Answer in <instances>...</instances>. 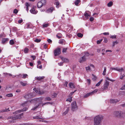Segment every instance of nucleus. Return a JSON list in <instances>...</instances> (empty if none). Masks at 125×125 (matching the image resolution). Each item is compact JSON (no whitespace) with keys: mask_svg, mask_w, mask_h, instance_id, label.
I'll return each instance as SVG.
<instances>
[{"mask_svg":"<svg viewBox=\"0 0 125 125\" xmlns=\"http://www.w3.org/2000/svg\"><path fill=\"white\" fill-rule=\"evenodd\" d=\"M34 91H35L36 93H38V94H42L44 93V91L42 90H39L38 89H36V88H34L33 89Z\"/></svg>","mask_w":125,"mask_h":125,"instance_id":"9d476101","label":"nucleus"},{"mask_svg":"<svg viewBox=\"0 0 125 125\" xmlns=\"http://www.w3.org/2000/svg\"><path fill=\"white\" fill-rule=\"evenodd\" d=\"M84 15L86 19H88V17L90 16V12L88 11L85 12L84 13Z\"/></svg>","mask_w":125,"mask_h":125,"instance_id":"2eb2a0df","label":"nucleus"},{"mask_svg":"<svg viewBox=\"0 0 125 125\" xmlns=\"http://www.w3.org/2000/svg\"><path fill=\"white\" fill-rule=\"evenodd\" d=\"M117 71L120 72L121 73H124V69L122 68H117Z\"/></svg>","mask_w":125,"mask_h":125,"instance_id":"412c9836","label":"nucleus"},{"mask_svg":"<svg viewBox=\"0 0 125 125\" xmlns=\"http://www.w3.org/2000/svg\"><path fill=\"white\" fill-rule=\"evenodd\" d=\"M103 41V39H101L100 40H98L97 41V44H99L100 43L102 42Z\"/></svg>","mask_w":125,"mask_h":125,"instance_id":"603ef678","label":"nucleus"},{"mask_svg":"<svg viewBox=\"0 0 125 125\" xmlns=\"http://www.w3.org/2000/svg\"><path fill=\"white\" fill-rule=\"evenodd\" d=\"M72 97H70L69 98L66 99V101H69V102H71L72 101Z\"/></svg>","mask_w":125,"mask_h":125,"instance_id":"4c0bfd02","label":"nucleus"},{"mask_svg":"<svg viewBox=\"0 0 125 125\" xmlns=\"http://www.w3.org/2000/svg\"><path fill=\"white\" fill-rule=\"evenodd\" d=\"M30 11L32 14H36L38 12V11L35 10V8L33 7L30 10Z\"/></svg>","mask_w":125,"mask_h":125,"instance_id":"ddd939ff","label":"nucleus"},{"mask_svg":"<svg viewBox=\"0 0 125 125\" xmlns=\"http://www.w3.org/2000/svg\"><path fill=\"white\" fill-rule=\"evenodd\" d=\"M46 0H41L39 1L37 3V6L38 8H41L42 6L45 5Z\"/></svg>","mask_w":125,"mask_h":125,"instance_id":"7ed1b4c3","label":"nucleus"},{"mask_svg":"<svg viewBox=\"0 0 125 125\" xmlns=\"http://www.w3.org/2000/svg\"><path fill=\"white\" fill-rule=\"evenodd\" d=\"M33 94V93H31L26 94L25 96V98L27 99L31 98L34 96Z\"/></svg>","mask_w":125,"mask_h":125,"instance_id":"6e6552de","label":"nucleus"},{"mask_svg":"<svg viewBox=\"0 0 125 125\" xmlns=\"http://www.w3.org/2000/svg\"><path fill=\"white\" fill-rule=\"evenodd\" d=\"M65 111L62 114L63 115H66L69 111V107H65Z\"/></svg>","mask_w":125,"mask_h":125,"instance_id":"aec40b11","label":"nucleus"},{"mask_svg":"<svg viewBox=\"0 0 125 125\" xmlns=\"http://www.w3.org/2000/svg\"><path fill=\"white\" fill-rule=\"evenodd\" d=\"M118 101L119 100L116 99H111L110 100V102L111 103H115L118 102Z\"/></svg>","mask_w":125,"mask_h":125,"instance_id":"b1692460","label":"nucleus"},{"mask_svg":"<svg viewBox=\"0 0 125 125\" xmlns=\"http://www.w3.org/2000/svg\"><path fill=\"white\" fill-rule=\"evenodd\" d=\"M23 21L22 19H20L18 21V22L19 23H21Z\"/></svg>","mask_w":125,"mask_h":125,"instance_id":"338daca9","label":"nucleus"},{"mask_svg":"<svg viewBox=\"0 0 125 125\" xmlns=\"http://www.w3.org/2000/svg\"><path fill=\"white\" fill-rule=\"evenodd\" d=\"M16 34L18 36H20L23 34V32L22 31H19L17 32Z\"/></svg>","mask_w":125,"mask_h":125,"instance_id":"393cba45","label":"nucleus"},{"mask_svg":"<svg viewBox=\"0 0 125 125\" xmlns=\"http://www.w3.org/2000/svg\"><path fill=\"white\" fill-rule=\"evenodd\" d=\"M44 100H45L50 101L51 100V99L50 97H47L45 98Z\"/></svg>","mask_w":125,"mask_h":125,"instance_id":"de8ad7c7","label":"nucleus"},{"mask_svg":"<svg viewBox=\"0 0 125 125\" xmlns=\"http://www.w3.org/2000/svg\"><path fill=\"white\" fill-rule=\"evenodd\" d=\"M31 57L32 58L33 60H34L36 58V56H35L32 55L31 56Z\"/></svg>","mask_w":125,"mask_h":125,"instance_id":"0e129e2a","label":"nucleus"},{"mask_svg":"<svg viewBox=\"0 0 125 125\" xmlns=\"http://www.w3.org/2000/svg\"><path fill=\"white\" fill-rule=\"evenodd\" d=\"M86 58L84 57V56H83L79 60V62H82L85 61L86 60Z\"/></svg>","mask_w":125,"mask_h":125,"instance_id":"4be33fe9","label":"nucleus"},{"mask_svg":"<svg viewBox=\"0 0 125 125\" xmlns=\"http://www.w3.org/2000/svg\"><path fill=\"white\" fill-rule=\"evenodd\" d=\"M103 118L101 115H98L96 116L94 118V125H101V122Z\"/></svg>","mask_w":125,"mask_h":125,"instance_id":"f257e3e1","label":"nucleus"},{"mask_svg":"<svg viewBox=\"0 0 125 125\" xmlns=\"http://www.w3.org/2000/svg\"><path fill=\"white\" fill-rule=\"evenodd\" d=\"M6 96L8 97H11L13 96V95L12 94H6Z\"/></svg>","mask_w":125,"mask_h":125,"instance_id":"c03bdc74","label":"nucleus"},{"mask_svg":"<svg viewBox=\"0 0 125 125\" xmlns=\"http://www.w3.org/2000/svg\"><path fill=\"white\" fill-rule=\"evenodd\" d=\"M29 103V101H28L22 104V105L23 106H27L28 105V103Z\"/></svg>","mask_w":125,"mask_h":125,"instance_id":"58836bf2","label":"nucleus"},{"mask_svg":"<svg viewBox=\"0 0 125 125\" xmlns=\"http://www.w3.org/2000/svg\"><path fill=\"white\" fill-rule=\"evenodd\" d=\"M80 0H76L75 1V5L77 6H79L80 4Z\"/></svg>","mask_w":125,"mask_h":125,"instance_id":"5701e85b","label":"nucleus"},{"mask_svg":"<svg viewBox=\"0 0 125 125\" xmlns=\"http://www.w3.org/2000/svg\"><path fill=\"white\" fill-rule=\"evenodd\" d=\"M18 76L20 77H21L24 78H27L28 76V75L27 74H20L18 75Z\"/></svg>","mask_w":125,"mask_h":125,"instance_id":"f3484780","label":"nucleus"},{"mask_svg":"<svg viewBox=\"0 0 125 125\" xmlns=\"http://www.w3.org/2000/svg\"><path fill=\"white\" fill-rule=\"evenodd\" d=\"M104 70L102 74L103 75H104L106 74V67H104Z\"/></svg>","mask_w":125,"mask_h":125,"instance_id":"2f4dec72","label":"nucleus"},{"mask_svg":"<svg viewBox=\"0 0 125 125\" xmlns=\"http://www.w3.org/2000/svg\"><path fill=\"white\" fill-rule=\"evenodd\" d=\"M84 57L86 56H88L89 55V54L87 52H84Z\"/></svg>","mask_w":125,"mask_h":125,"instance_id":"f704fd0d","label":"nucleus"},{"mask_svg":"<svg viewBox=\"0 0 125 125\" xmlns=\"http://www.w3.org/2000/svg\"><path fill=\"white\" fill-rule=\"evenodd\" d=\"M33 118L34 119H38V120L37 121L44 122L45 121L42 119V117L40 116L34 117Z\"/></svg>","mask_w":125,"mask_h":125,"instance_id":"f8f14e48","label":"nucleus"},{"mask_svg":"<svg viewBox=\"0 0 125 125\" xmlns=\"http://www.w3.org/2000/svg\"><path fill=\"white\" fill-rule=\"evenodd\" d=\"M56 0V2L54 3V4L56 5V8H58L59 7L61 6V4L58 1Z\"/></svg>","mask_w":125,"mask_h":125,"instance_id":"dca6fc26","label":"nucleus"},{"mask_svg":"<svg viewBox=\"0 0 125 125\" xmlns=\"http://www.w3.org/2000/svg\"><path fill=\"white\" fill-rule=\"evenodd\" d=\"M87 82L88 84H90L91 83V80L90 79H87Z\"/></svg>","mask_w":125,"mask_h":125,"instance_id":"13d9d810","label":"nucleus"},{"mask_svg":"<svg viewBox=\"0 0 125 125\" xmlns=\"http://www.w3.org/2000/svg\"><path fill=\"white\" fill-rule=\"evenodd\" d=\"M92 94H91V93H89L87 94H86L84 96V97L86 98L90 95H92Z\"/></svg>","mask_w":125,"mask_h":125,"instance_id":"c9c22d12","label":"nucleus"},{"mask_svg":"<svg viewBox=\"0 0 125 125\" xmlns=\"http://www.w3.org/2000/svg\"><path fill=\"white\" fill-rule=\"evenodd\" d=\"M26 26L27 28H30L31 27L30 24L28 23L26 24Z\"/></svg>","mask_w":125,"mask_h":125,"instance_id":"a18cd8bd","label":"nucleus"},{"mask_svg":"<svg viewBox=\"0 0 125 125\" xmlns=\"http://www.w3.org/2000/svg\"><path fill=\"white\" fill-rule=\"evenodd\" d=\"M92 78L93 81H95L97 78V77L94 75L93 74H92Z\"/></svg>","mask_w":125,"mask_h":125,"instance_id":"c85d7f7f","label":"nucleus"},{"mask_svg":"<svg viewBox=\"0 0 125 125\" xmlns=\"http://www.w3.org/2000/svg\"><path fill=\"white\" fill-rule=\"evenodd\" d=\"M121 89L125 90V84L123 86H122Z\"/></svg>","mask_w":125,"mask_h":125,"instance_id":"052dcab7","label":"nucleus"},{"mask_svg":"<svg viewBox=\"0 0 125 125\" xmlns=\"http://www.w3.org/2000/svg\"><path fill=\"white\" fill-rule=\"evenodd\" d=\"M71 108L72 110L73 111H75L77 109L78 106L75 101H74L72 103Z\"/></svg>","mask_w":125,"mask_h":125,"instance_id":"20e7f679","label":"nucleus"},{"mask_svg":"<svg viewBox=\"0 0 125 125\" xmlns=\"http://www.w3.org/2000/svg\"><path fill=\"white\" fill-rule=\"evenodd\" d=\"M43 99L42 97H41L39 98L34 99L33 100H31L30 101V103L34 102L39 103V104L42 102V100Z\"/></svg>","mask_w":125,"mask_h":125,"instance_id":"39448f33","label":"nucleus"},{"mask_svg":"<svg viewBox=\"0 0 125 125\" xmlns=\"http://www.w3.org/2000/svg\"><path fill=\"white\" fill-rule=\"evenodd\" d=\"M109 81L106 80H105V82L103 86L101 87V90L103 91H105L108 88V87L109 85Z\"/></svg>","mask_w":125,"mask_h":125,"instance_id":"f03ea898","label":"nucleus"},{"mask_svg":"<svg viewBox=\"0 0 125 125\" xmlns=\"http://www.w3.org/2000/svg\"><path fill=\"white\" fill-rule=\"evenodd\" d=\"M64 41V40H60L59 41V43L60 44H62L63 41Z\"/></svg>","mask_w":125,"mask_h":125,"instance_id":"4d7b16f0","label":"nucleus"},{"mask_svg":"<svg viewBox=\"0 0 125 125\" xmlns=\"http://www.w3.org/2000/svg\"><path fill=\"white\" fill-rule=\"evenodd\" d=\"M13 12L14 13L16 14L17 13V12H18V11L17 10L15 9L14 10Z\"/></svg>","mask_w":125,"mask_h":125,"instance_id":"774afa93","label":"nucleus"},{"mask_svg":"<svg viewBox=\"0 0 125 125\" xmlns=\"http://www.w3.org/2000/svg\"><path fill=\"white\" fill-rule=\"evenodd\" d=\"M106 78L107 79V80H106L107 81V80H109V81H111L112 82H114V81H115L114 80H111V79H110V78H109L108 77H106Z\"/></svg>","mask_w":125,"mask_h":125,"instance_id":"6e6d98bb","label":"nucleus"},{"mask_svg":"<svg viewBox=\"0 0 125 125\" xmlns=\"http://www.w3.org/2000/svg\"><path fill=\"white\" fill-rule=\"evenodd\" d=\"M63 60L64 62H67L68 61V59L66 58H64L63 59H62Z\"/></svg>","mask_w":125,"mask_h":125,"instance_id":"69168bd1","label":"nucleus"},{"mask_svg":"<svg viewBox=\"0 0 125 125\" xmlns=\"http://www.w3.org/2000/svg\"><path fill=\"white\" fill-rule=\"evenodd\" d=\"M9 40L8 38H4L2 40V43H4L7 42Z\"/></svg>","mask_w":125,"mask_h":125,"instance_id":"bb28decb","label":"nucleus"},{"mask_svg":"<svg viewBox=\"0 0 125 125\" xmlns=\"http://www.w3.org/2000/svg\"><path fill=\"white\" fill-rule=\"evenodd\" d=\"M20 83L23 86H26L27 84V82L26 81H21L20 82Z\"/></svg>","mask_w":125,"mask_h":125,"instance_id":"a211bd4d","label":"nucleus"},{"mask_svg":"<svg viewBox=\"0 0 125 125\" xmlns=\"http://www.w3.org/2000/svg\"><path fill=\"white\" fill-rule=\"evenodd\" d=\"M37 67L39 69H41L42 68V65H37Z\"/></svg>","mask_w":125,"mask_h":125,"instance_id":"e2e57ef3","label":"nucleus"},{"mask_svg":"<svg viewBox=\"0 0 125 125\" xmlns=\"http://www.w3.org/2000/svg\"><path fill=\"white\" fill-rule=\"evenodd\" d=\"M115 114L117 116L122 117L125 115V113L123 111H117L115 113Z\"/></svg>","mask_w":125,"mask_h":125,"instance_id":"0eeeda50","label":"nucleus"},{"mask_svg":"<svg viewBox=\"0 0 125 125\" xmlns=\"http://www.w3.org/2000/svg\"><path fill=\"white\" fill-rule=\"evenodd\" d=\"M117 42L116 41L113 42V46H114L115 44H117Z\"/></svg>","mask_w":125,"mask_h":125,"instance_id":"5fc2aeb1","label":"nucleus"},{"mask_svg":"<svg viewBox=\"0 0 125 125\" xmlns=\"http://www.w3.org/2000/svg\"><path fill=\"white\" fill-rule=\"evenodd\" d=\"M104 42L105 43H107L108 42L107 39L106 38H104Z\"/></svg>","mask_w":125,"mask_h":125,"instance_id":"49530a36","label":"nucleus"},{"mask_svg":"<svg viewBox=\"0 0 125 125\" xmlns=\"http://www.w3.org/2000/svg\"><path fill=\"white\" fill-rule=\"evenodd\" d=\"M103 81V79H101L98 83L95 85L96 86H99L101 83Z\"/></svg>","mask_w":125,"mask_h":125,"instance_id":"c756f323","label":"nucleus"},{"mask_svg":"<svg viewBox=\"0 0 125 125\" xmlns=\"http://www.w3.org/2000/svg\"><path fill=\"white\" fill-rule=\"evenodd\" d=\"M41 41V40L38 39H36L35 40H34L35 42H40Z\"/></svg>","mask_w":125,"mask_h":125,"instance_id":"8fccbe9b","label":"nucleus"},{"mask_svg":"<svg viewBox=\"0 0 125 125\" xmlns=\"http://www.w3.org/2000/svg\"><path fill=\"white\" fill-rule=\"evenodd\" d=\"M22 114H20L18 115H17L16 117H9V119H11L12 120L11 121H10V120H9V121L10 123H13V120H14L16 119H20L21 118V115Z\"/></svg>","mask_w":125,"mask_h":125,"instance_id":"423d86ee","label":"nucleus"},{"mask_svg":"<svg viewBox=\"0 0 125 125\" xmlns=\"http://www.w3.org/2000/svg\"><path fill=\"white\" fill-rule=\"evenodd\" d=\"M124 73L122 74V73H120L121 76L120 77V79L122 80L123 79V78L125 76V73Z\"/></svg>","mask_w":125,"mask_h":125,"instance_id":"473e14b6","label":"nucleus"},{"mask_svg":"<svg viewBox=\"0 0 125 125\" xmlns=\"http://www.w3.org/2000/svg\"><path fill=\"white\" fill-rule=\"evenodd\" d=\"M14 43V42L13 40H10V43L11 45H12Z\"/></svg>","mask_w":125,"mask_h":125,"instance_id":"a19ab883","label":"nucleus"},{"mask_svg":"<svg viewBox=\"0 0 125 125\" xmlns=\"http://www.w3.org/2000/svg\"><path fill=\"white\" fill-rule=\"evenodd\" d=\"M27 109V108L26 107L24 108L22 110H19L13 113V114H16L19 113L21 112L26 111Z\"/></svg>","mask_w":125,"mask_h":125,"instance_id":"4468645a","label":"nucleus"},{"mask_svg":"<svg viewBox=\"0 0 125 125\" xmlns=\"http://www.w3.org/2000/svg\"><path fill=\"white\" fill-rule=\"evenodd\" d=\"M77 35L79 37H82L83 36V34H82L80 33H78L77 34Z\"/></svg>","mask_w":125,"mask_h":125,"instance_id":"37998d69","label":"nucleus"},{"mask_svg":"<svg viewBox=\"0 0 125 125\" xmlns=\"http://www.w3.org/2000/svg\"><path fill=\"white\" fill-rule=\"evenodd\" d=\"M29 49L27 48H25L24 50V52L25 53H27L28 52Z\"/></svg>","mask_w":125,"mask_h":125,"instance_id":"e433bc0d","label":"nucleus"},{"mask_svg":"<svg viewBox=\"0 0 125 125\" xmlns=\"http://www.w3.org/2000/svg\"><path fill=\"white\" fill-rule=\"evenodd\" d=\"M110 38L112 39H115L116 38V35H114L111 36L110 37Z\"/></svg>","mask_w":125,"mask_h":125,"instance_id":"09e8293b","label":"nucleus"},{"mask_svg":"<svg viewBox=\"0 0 125 125\" xmlns=\"http://www.w3.org/2000/svg\"><path fill=\"white\" fill-rule=\"evenodd\" d=\"M44 77L43 76H39V77H35V78L37 80L40 81L43 79Z\"/></svg>","mask_w":125,"mask_h":125,"instance_id":"a878e982","label":"nucleus"},{"mask_svg":"<svg viewBox=\"0 0 125 125\" xmlns=\"http://www.w3.org/2000/svg\"><path fill=\"white\" fill-rule=\"evenodd\" d=\"M69 85L70 87L72 88H74L75 87V86L74 84L72 83H69Z\"/></svg>","mask_w":125,"mask_h":125,"instance_id":"cd10ccee","label":"nucleus"},{"mask_svg":"<svg viewBox=\"0 0 125 125\" xmlns=\"http://www.w3.org/2000/svg\"><path fill=\"white\" fill-rule=\"evenodd\" d=\"M113 2L111 1L107 4V5L108 7H111L113 5Z\"/></svg>","mask_w":125,"mask_h":125,"instance_id":"72a5a7b5","label":"nucleus"},{"mask_svg":"<svg viewBox=\"0 0 125 125\" xmlns=\"http://www.w3.org/2000/svg\"><path fill=\"white\" fill-rule=\"evenodd\" d=\"M67 50V48H64L63 49L62 52H65Z\"/></svg>","mask_w":125,"mask_h":125,"instance_id":"680f3d73","label":"nucleus"},{"mask_svg":"<svg viewBox=\"0 0 125 125\" xmlns=\"http://www.w3.org/2000/svg\"><path fill=\"white\" fill-rule=\"evenodd\" d=\"M4 74L6 76H7V75H8L9 76H12L11 74L10 73H4Z\"/></svg>","mask_w":125,"mask_h":125,"instance_id":"3c124183","label":"nucleus"},{"mask_svg":"<svg viewBox=\"0 0 125 125\" xmlns=\"http://www.w3.org/2000/svg\"><path fill=\"white\" fill-rule=\"evenodd\" d=\"M11 90V88L10 87H7L5 89L7 91H9Z\"/></svg>","mask_w":125,"mask_h":125,"instance_id":"ea45409f","label":"nucleus"},{"mask_svg":"<svg viewBox=\"0 0 125 125\" xmlns=\"http://www.w3.org/2000/svg\"><path fill=\"white\" fill-rule=\"evenodd\" d=\"M86 68L87 71H89L90 70L91 68L89 66L86 67Z\"/></svg>","mask_w":125,"mask_h":125,"instance_id":"864d4df0","label":"nucleus"},{"mask_svg":"<svg viewBox=\"0 0 125 125\" xmlns=\"http://www.w3.org/2000/svg\"><path fill=\"white\" fill-rule=\"evenodd\" d=\"M98 91V90L97 89H96L95 90H94V91H93L92 92H91L92 95L96 93Z\"/></svg>","mask_w":125,"mask_h":125,"instance_id":"79ce46f5","label":"nucleus"},{"mask_svg":"<svg viewBox=\"0 0 125 125\" xmlns=\"http://www.w3.org/2000/svg\"><path fill=\"white\" fill-rule=\"evenodd\" d=\"M57 94L54 92L52 93L51 95V96L52 98H54L56 96Z\"/></svg>","mask_w":125,"mask_h":125,"instance_id":"7c9ffc66","label":"nucleus"},{"mask_svg":"<svg viewBox=\"0 0 125 125\" xmlns=\"http://www.w3.org/2000/svg\"><path fill=\"white\" fill-rule=\"evenodd\" d=\"M60 53V49L57 48L54 51V53L55 56H57Z\"/></svg>","mask_w":125,"mask_h":125,"instance_id":"1a4fd4ad","label":"nucleus"},{"mask_svg":"<svg viewBox=\"0 0 125 125\" xmlns=\"http://www.w3.org/2000/svg\"><path fill=\"white\" fill-rule=\"evenodd\" d=\"M48 26V24H46L43 25V27H47Z\"/></svg>","mask_w":125,"mask_h":125,"instance_id":"bf43d9fd","label":"nucleus"},{"mask_svg":"<svg viewBox=\"0 0 125 125\" xmlns=\"http://www.w3.org/2000/svg\"><path fill=\"white\" fill-rule=\"evenodd\" d=\"M25 7L26 9V10L28 11V7H30V4L28 2L25 3Z\"/></svg>","mask_w":125,"mask_h":125,"instance_id":"6ab92c4d","label":"nucleus"},{"mask_svg":"<svg viewBox=\"0 0 125 125\" xmlns=\"http://www.w3.org/2000/svg\"><path fill=\"white\" fill-rule=\"evenodd\" d=\"M55 10V9L53 7H51L48 8L46 11V12L47 13H52L53 10Z\"/></svg>","mask_w":125,"mask_h":125,"instance_id":"9b49d317","label":"nucleus"}]
</instances>
